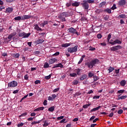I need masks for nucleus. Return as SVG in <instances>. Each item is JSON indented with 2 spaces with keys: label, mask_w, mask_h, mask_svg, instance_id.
Instances as JSON below:
<instances>
[{
  "label": "nucleus",
  "mask_w": 127,
  "mask_h": 127,
  "mask_svg": "<svg viewBox=\"0 0 127 127\" xmlns=\"http://www.w3.org/2000/svg\"><path fill=\"white\" fill-rule=\"evenodd\" d=\"M98 63H99V60L94 59V60H92L90 62L87 63L86 65L88 66V68H90L91 69H92V68L94 67V65H96V64H98Z\"/></svg>",
  "instance_id": "obj_1"
},
{
  "label": "nucleus",
  "mask_w": 127,
  "mask_h": 127,
  "mask_svg": "<svg viewBox=\"0 0 127 127\" xmlns=\"http://www.w3.org/2000/svg\"><path fill=\"white\" fill-rule=\"evenodd\" d=\"M78 51V46H75V47L68 48L67 49L68 52L69 53H74V52H77Z\"/></svg>",
  "instance_id": "obj_2"
},
{
  "label": "nucleus",
  "mask_w": 127,
  "mask_h": 127,
  "mask_svg": "<svg viewBox=\"0 0 127 127\" xmlns=\"http://www.w3.org/2000/svg\"><path fill=\"white\" fill-rule=\"evenodd\" d=\"M30 33H26L25 32H21L18 34V36L20 37H23V38H27L30 36Z\"/></svg>",
  "instance_id": "obj_3"
},
{
  "label": "nucleus",
  "mask_w": 127,
  "mask_h": 127,
  "mask_svg": "<svg viewBox=\"0 0 127 127\" xmlns=\"http://www.w3.org/2000/svg\"><path fill=\"white\" fill-rule=\"evenodd\" d=\"M68 32H70V33H73V34H76V35L79 36L80 35V34L78 33V31H77V30L76 29H74L73 27H71L68 29Z\"/></svg>",
  "instance_id": "obj_4"
},
{
  "label": "nucleus",
  "mask_w": 127,
  "mask_h": 127,
  "mask_svg": "<svg viewBox=\"0 0 127 127\" xmlns=\"http://www.w3.org/2000/svg\"><path fill=\"white\" fill-rule=\"evenodd\" d=\"M16 86H17V82L15 81H12L8 83V87L10 88H13L14 87H16Z\"/></svg>",
  "instance_id": "obj_5"
},
{
  "label": "nucleus",
  "mask_w": 127,
  "mask_h": 127,
  "mask_svg": "<svg viewBox=\"0 0 127 127\" xmlns=\"http://www.w3.org/2000/svg\"><path fill=\"white\" fill-rule=\"evenodd\" d=\"M122 47L120 45L114 46V47L110 48L111 51H117V50H120L122 49Z\"/></svg>",
  "instance_id": "obj_6"
},
{
  "label": "nucleus",
  "mask_w": 127,
  "mask_h": 127,
  "mask_svg": "<svg viewBox=\"0 0 127 127\" xmlns=\"http://www.w3.org/2000/svg\"><path fill=\"white\" fill-rule=\"evenodd\" d=\"M82 7L85 9H89V4L86 1V0H83V3H81Z\"/></svg>",
  "instance_id": "obj_7"
},
{
  "label": "nucleus",
  "mask_w": 127,
  "mask_h": 127,
  "mask_svg": "<svg viewBox=\"0 0 127 127\" xmlns=\"http://www.w3.org/2000/svg\"><path fill=\"white\" fill-rule=\"evenodd\" d=\"M110 44L112 45H116L117 44H122V41H120L119 39H116L113 42H110Z\"/></svg>",
  "instance_id": "obj_8"
},
{
  "label": "nucleus",
  "mask_w": 127,
  "mask_h": 127,
  "mask_svg": "<svg viewBox=\"0 0 127 127\" xmlns=\"http://www.w3.org/2000/svg\"><path fill=\"white\" fill-rule=\"evenodd\" d=\"M16 35V32L12 33L7 37V39L10 41L11 40V38H12L14 36Z\"/></svg>",
  "instance_id": "obj_9"
},
{
  "label": "nucleus",
  "mask_w": 127,
  "mask_h": 127,
  "mask_svg": "<svg viewBox=\"0 0 127 127\" xmlns=\"http://www.w3.org/2000/svg\"><path fill=\"white\" fill-rule=\"evenodd\" d=\"M32 16L31 15H24L22 16V20H25V19H29L31 18Z\"/></svg>",
  "instance_id": "obj_10"
},
{
  "label": "nucleus",
  "mask_w": 127,
  "mask_h": 127,
  "mask_svg": "<svg viewBox=\"0 0 127 127\" xmlns=\"http://www.w3.org/2000/svg\"><path fill=\"white\" fill-rule=\"evenodd\" d=\"M34 26V29H35V30H37V31H41L42 30V29L39 27V26H38V24H35Z\"/></svg>",
  "instance_id": "obj_11"
},
{
  "label": "nucleus",
  "mask_w": 127,
  "mask_h": 127,
  "mask_svg": "<svg viewBox=\"0 0 127 127\" xmlns=\"http://www.w3.org/2000/svg\"><path fill=\"white\" fill-rule=\"evenodd\" d=\"M122 94H120L118 95V99L117 100H124V99H127V95H123L121 96Z\"/></svg>",
  "instance_id": "obj_12"
},
{
  "label": "nucleus",
  "mask_w": 127,
  "mask_h": 127,
  "mask_svg": "<svg viewBox=\"0 0 127 127\" xmlns=\"http://www.w3.org/2000/svg\"><path fill=\"white\" fill-rule=\"evenodd\" d=\"M56 61H57V59L56 58H52L49 60V62L50 64H53V63H55Z\"/></svg>",
  "instance_id": "obj_13"
},
{
  "label": "nucleus",
  "mask_w": 127,
  "mask_h": 127,
  "mask_svg": "<svg viewBox=\"0 0 127 127\" xmlns=\"http://www.w3.org/2000/svg\"><path fill=\"white\" fill-rule=\"evenodd\" d=\"M60 67V68H63V64H62L60 63V64H55L53 66V68H58V67Z\"/></svg>",
  "instance_id": "obj_14"
},
{
  "label": "nucleus",
  "mask_w": 127,
  "mask_h": 127,
  "mask_svg": "<svg viewBox=\"0 0 127 127\" xmlns=\"http://www.w3.org/2000/svg\"><path fill=\"white\" fill-rule=\"evenodd\" d=\"M60 15L64 17H68L69 16V13L68 12H64Z\"/></svg>",
  "instance_id": "obj_15"
},
{
  "label": "nucleus",
  "mask_w": 127,
  "mask_h": 127,
  "mask_svg": "<svg viewBox=\"0 0 127 127\" xmlns=\"http://www.w3.org/2000/svg\"><path fill=\"white\" fill-rule=\"evenodd\" d=\"M12 10H13V8L11 7H8L6 9V12L11 13V12H12Z\"/></svg>",
  "instance_id": "obj_16"
},
{
  "label": "nucleus",
  "mask_w": 127,
  "mask_h": 127,
  "mask_svg": "<svg viewBox=\"0 0 127 127\" xmlns=\"http://www.w3.org/2000/svg\"><path fill=\"white\" fill-rule=\"evenodd\" d=\"M119 5H125L126 4V1L125 0H121L119 2Z\"/></svg>",
  "instance_id": "obj_17"
},
{
  "label": "nucleus",
  "mask_w": 127,
  "mask_h": 127,
  "mask_svg": "<svg viewBox=\"0 0 127 127\" xmlns=\"http://www.w3.org/2000/svg\"><path fill=\"white\" fill-rule=\"evenodd\" d=\"M101 108H102V107L101 106H98L96 108H94L93 109H92L90 112L92 113V112H96V111H98L99 109H101Z\"/></svg>",
  "instance_id": "obj_18"
},
{
  "label": "nucleus",
  "mask_w": 127,
  "mask_h": 127,
  "mask_svg": "<svg viewBox=\"0 0 127 127\" xmlns=\"http://www.w3.org/2000/svg\"><path fill=\"white\" fill-rule=\"evenodd\" d=\"M85 57H86L85 55L82 56L79 61L78 63V64H81L82 63V62H83V60H84V58H85Z\"/></svg>",
  "instance_id": "obj_19"
},
{
  "label": "nucleus",
  "mask_w": 127,
  "mask_h": 127,
  "mask_svg": "<svg viewBox=\"0 0 127 127\" xmlns=\"http://www.w3.org/2000/svg\"><path fill=\"white\" fill-rule=\"evenodd\" d=\"M126 84H127V81H126V80H125L121 81L120 82V85L122 87H124V86H126Z\"/></svg>",
  "instance_id": "obj_20"
},
{
  "label": "nucleus",
  "mask_w": 127,
  "mask_h": 127,
  "mask_svg": "<svg viewBox=\"0 0 127 127\" xmlns=\"http://www.w3.org/2000/svg\"><path fill=\"white\" fill-rule=\"evenodd\" d=\"M43 110H44V107H42L37 108V109H35L34 111L39 112V111H43Z\"/></svg>",
  "instance_id": "obj_21"
},
{
  "label": "nucleus",
  "mask_w": 127,
  "mask_h": 127,
  "mask_svg": "<svg viewBox=\"0 0 127 127\" xmlns=\"http://www.w3.org/2000/svg\"><path fill=\"white\" fill-rule=\"evenodd\" d=\"M72 6H79L80 5V2H74L72 3Z\"/></svg>",
  "instance_id": "obj_22"
},
{
  "label": "nucleus",
  "mask_w": 127,
  "mask_h": 127,
  "mask_svg": "<svg viewBox=\"0 0 127 127\" xmlns=\"http://www.w3.org/2000/svg\"><path fill=\"white\" fill-rule=\"evenodd\" d=\"M70 45H71L70 43H65V44H62V47L66 48V47H68V46H70Z\"/></svg>",
  "instance_id": "obj_23"
},
{
  "label": "nucleus",
  "mask_w": 127,
  "mask_h": 127,
  "mask_svg": "<svg viewBox=\"0 0 127 127\" xmlns=\"http://www.w3.org/2000/svg\"><path fill=\"white\" fill-rule=\"evenodd\" d=\"M59 18H60V19H61L62 21L63 22L66 21V19H65V17H64L63 16H59Z\"/></svg>",
  "instance_id": "obj_24"
},
{
  "label": "nucleus",
  "mask_w": 127,
  "mask_h": 127,
  "mask_svg": "<svg viewBox=\"0 0 127 127\" xmlns=\"http://www.w3.org/2000/svg\"><path fill=\"white\" fill-rule=\"evenodd\" d=\"M114 70H115V67L110 66L109 67L108 71H109V73H111V72H113V71H114Z\"/></svg>",
  "instance_id": "obj_25"
},
{
  "label": "nucleus",
  "mask_w": 127,
  "mask_h": 127,
  "mask_svg": "<svg viewBox=\"0 0 127 127\" xmlns=\"http://www.w3.org/2000/svg\"><path fill=\"white\" fill-rule=\"evenodd\" d=\"M44 41L43 40V39H39L37 40V43L38 44H40L41 43H43V42H44Z\"/></svg>",
  "instance_id": "obj_26"
},
{
  "label": "nucleus",
  "mask_w": 127,
  "mask_h": 127,
  "mask_svg": "<svg viewBox=\"0 0 127 127\" xmlns=\"http://www.w3.org/2000/svg\"><path fill=\"white\" fill-rule=\"evenodd\" d=\"M14 20H22V18L20 16H18L14 18Z\"/></svg>",
  "instance_id": "obj_27"
},
{
  "label": "nucleus",
  "mask_w": 127,
  "mask_h": 127,
  "mask_svg": "<svg viewBox=\"0 0 127 127\" xmlns=\"http://www.w3.org/2000/svg\"><path fill=\"white\" fill-rule=\"evenodd\" d=\"M55 110V106H52L48 109L49 112H54Z\"/></svg>",
  "instance_id": "obj_28"
},
{
  "label": "nucleus",
  "mask_w": 127,
  "mask_h": 127,
  "mask_svg": "<svg viewBox=\"0 0 127 127\" xmlns=\"http://www.w3.org/2000/svg\"><path fill=\"white\" fill-rule=\"evenodd\" d=\"M87 78V75L84 74L83 75H82L80 77V81H83V80H85Z\"/></svg>",
  "instance_id": "obj_29"
},
{
  "label": "nucleus",
  "mask_w": 127,
  "mask_h": 127,
  "mask_svg": "<svg viewBox=\"0 0 127 127\" xmlns=\"http://www.w3.org/2000/svg\"><path fill=\"white\" fill-rule=\"evenodd\" d=\"M44 124L43 125V127H48V126H49V125H50V123H49L48 122H47V121H45Z\"/></svg>",
  "instance_id": "obj_30"
},
{
  "label": "nucleus",
  "mask_w": 127,
  "mask_h": 127,
  "mask_svg": "<svg viewBox=\"0 0 127 127\" xmlns=\"http://www.w3.org/2000/svg\"><path fill=\"white\" fill-rule=\"evenodd\" d=\"M79 81L77 80H74L72 82V85H78Z\"/></svg>",
  "instance_id": "obj_31"
},
{
  "label": "nucleus",
  "mask_w": 127,
  "mask_h": 127,
  "mask_svg": "<svg viewBox=\"0 0 127 127\" xmlns=\"http://www.w3.org/2000/svg\"><path fill=\"white\" fill-rule=\"evenodd\" d=\"M104 5H106V2L105 1H103L101 3H100V4H99L100 7H102V6H104Z\"/></svg>",
  "instance_id": "obj_32"
},
{
  "label": "nucleus",
  "mask_w": 127,
  "mask_h": 127,
  "mask_svg": "<svg viewBox=\"0 0 127 127\" xmlns=\"http://www.w3.org/2000/svg\"><path fill=\"white\" fill-rule=\"evenodd\" d=\"M80 71H81V69H80L79 68L75 69V72H76L77 75H80Z\"/></svg>",
  "instance_id": "obj_33"
},
{
  "label": "nucleus",
  "mask_w": 127,
  "mask_h": 127,
  "mask_svg": "<svg viewBox=\"0 0 127 127\" xmlns=\"http://www.w3.org/2000/svg\"><path fill=\"white\" fill-rule=\"evenodd\" d=\"M69 76L70 77H76L77 74H76V73H70Z\"/></svg>",
  "instance_id": "obj_34"
},
{
  "label": "nucleus",
  "mask_w": 127,
  "mask_h": 127,
  "mask_svg": "<svg viewBox=\"0 0 127 127\" xmlns=\"http://www.w3.org/2000/svg\"><path fill=\"white\" fill-rule=\"evenodd\" d=\"M87 3H93L94 0H85Z\"/></svg>",
  "instance_id": "obj_35"
},
{
  "label": "nucleus",
  "mask_w": 127,
  "mask_h": 127,
  "mask_svg": "<svg viewBox=\"0 0 127 127\" xmlns=\"http://www.w3.org/2000/svg\"><path fill=\"white\" fill-rule=\"evenodd\" d=\"M93 79L94 82H96V81H98V80H99V77L97 76H93Z\"/></svg>",
  "instance_id": "obj_36"
},
{
  "label": "nucleus",
  "mask_w": 127,
  "mask_h": 127,
  "mask_svg": "<svg viewBox=\"0 0 127 127\" xmlns=\"http://www.w3.org/2000/svg\"><path fill=\"white\" fill-rule=\"evenodd\" d=\"M125 90H118L117 91V94H123V93L125 92Z\"/></svg>",
  "instance_id": "obj_37"
},
{
  "label": "nucleus",
  "mask_w": 127,
  "mask_h": 127,
  "mask_svg": "<svg viewBox=\"0 0 127 127\" xmlns=\"http://www.w3.org/2000/svg\"><path fill=\"white\" fill-rule=\"evenodd\" d=\"M88 77L89 78H92V77H94V73H93L92 72H89Z\"/></svg>",
  "instance_id": "obj_38"
},
{
  "label": "nucleus",
  "mask_w": 127,
  "mask_h": 127,
  "mask_svg": "<svg viewBox=\"0 0 127 127\" xmlns=\"http://www.w3.org/2000/svg\"><path fill=\"white\" fill-rule=\"evenodd\" d=\"M49 67V64L48 63H45L44 65V68H48Z\"/></svg>",
  "instance_id": "obj_39"
},
{
  "label": "nucleus",
  "mask_w": 127,
  "mask_h": 127,
  "mask_svg": "<svg viewBox=\"0 0 127 127\" xmlns=\"http://www.w3.org/2000/svg\"><path fill=\"white\" fill-rule=\"evenodd\" d=\"M50 78H51V74H50L49 75L46 76L45 77V78L46 79V80H49Z\"/></svg>",
  "instance_id": "obj_40"
},
{
  "label": "nucleus",
  "mask_w": 127,
  "mask_h": 127,
  "mask_svg": "<svg viewBox=\"0 0 127 127\" xmlns=\"http://www.w3.org/2000/svg\"><path fill=\"white\" fill-rule=\"evenodd\" d=\"M111 37H112V35H111V34H109L107 37V40L108 42L109 41H110V40L111 39Z\"/></svg>",
  "instance_id": "obj_41"
},
{
  "label": "nucleus",
  "mask_w": 127,
  "mask_h": 127,
  "mask_svg": "<svg viewBox=\"0 0 127 127\" xmlns=\"http://www.w3.org/2000/svg\"><path fill=\"white\" fill-rule=\"evenodd\" d=\"M26 115H27V113H24L22 114L19 117V118H21V117H25V116H26Z\"/></svg>",
  "instance_id": "obj_42"
},
{
  "label": "nucleus",
  "mask_w": 127,
  "mask_h": 127,
  "mask_svg": "<svg viewBox=\"0 0 127 127\" xmlns=\"http://www.w3.org/2000/svg\"><path fill=\"white\" fill-rule=\"evenodd\" d=\"M88 107H90V104H86V105L83 106V109H87V108H88Z\"/></svg>",
  "instance_id": "obj_43"
},
{
  "label": "nucleus",
  "mask_w": 127,
  "mask_h": 127,
  "mask_svg": "<svg viewBox=\"0 0 127 127\" xmlns=\"http://www.w3.org/2000/svg\"><path fill=\"white\" fill-rule=\"evenodd\" d=\"M71 4H72L71 1H70L69 3H67L66 4V6H67V7H69V6H71Z\"/></svg>",
  "instance_id": "obj_44"
},
{
  "label": "nucleus",
  "mask_w": 127,
  "mask_h": 127,
  "mask_svg": "<svg viewBox=\"0 0 127 127\" xmlns=\"http://www.w3.org/2000/svg\"><path fill=\"white\" fill-rule=\"evenodd\" d=\"M23 125H24V124L23 123H19L17 125V127H23Z\"/></svg>",
  "instance_id": "obj_45"
},
{
  "label": "nucleus",
  "mask_w": 127,
  "mask_h": 127,
  "mask_svg": "<svg viewBox=\"0 0 127 127\" xmlns=\"http://www.w3.org/2000/svg\"><path fill=\"white\" fill-rule=\"evenodd\" d=\"M89 50L90 51H95V50H96V48L90 47Z\"/></svg>",
  "instance_id": "obj_46"
},
{
  "label": "nucleus",
  "mask_w": 127,
  "mask_h": 127,
  "mask_svg": "<svg viewBox=\"0 0 127 127\" xmlns=\"http://www.w3.org/2000/svg\"><path fill=\"white\" fill-rule=\"evenodd\" d=\"M59 90H60V88H57L55 89L53 91V93H56V92H58V91H59Z\"/></svg>",
  "instance_id": "obj_47"
},
{
  "label": "nucleus",
  "mask_w": 127,
  "mask_h": 127,
  "mask_svg": "<svg viewBox=\"0 0 127 127\" xmlns=\"http://www.w3.org/2000/svg\"><path fill=\"white\" fill-rule=\"evenodd\" d=\"M105 11H107V12H108V13H111V9H106L105 10Z\"/></svg>",
  "instance_id": "obj_48"
},
{
  "label": "nucleus",
  "mask_w": 127,
  "mask_h": 127,
  "mask_svg": "<svg viewBox=\"0 0 127 127\" xmlns=\"http://www.w3.org/2000/svg\"><path fill=\"white\" fill-rule=\"evenodd\" d=\"M46 24H48V21H44L43 23V26L46 25Z\"/></svg>",
  "instance_id": "obj_49"
},
{
  "label": "nucleus",
  "mask_w": 127,
  "mask_h": 127,
  "mask_svg": "<svg viewBox=\"0 0 127 127\" xmlns=\"http://www.w3.org/2000/svg\"><path fill=\"white\" fill-rule=\"evenodd\" d=\"M27 97H28V94L25 95L21 99V102H22V101H23V100H24V99H26Z\"/></svg>",
  "instance_id": "obj_50"
},
{
  "label": "nucleus",
  "mask_w": 127,
  "mask_h": 127,
  "mask_svg": "<svg viewBox=\"0 0 127 127\" xmlns=\"http://www.w3.org/2000/svg\"><path fill=\"white\" fill-rule=\"evenodd\" d=\"M122 113H124V111L123 110H120L118 111V114L119 115H121Z\"/></svg>",
  "instance_id": "obj_51"
},
{
  "label": "nucleus",
  "mask_w": 127,
  "mask_h": 127,
  "mask_svg": "<svg viewBox=\"0 0 127 127\" xmlns=\"http://www.w3.org/2000/svg\"><path fill=\"white\" fill-rule=\"evenodd\" d=\"M41 122H42V120H40L37 122L34 121V125H36V124H40V123H41Z\"/></svg>",
  "instance_id": "obj_52"
},
{
  "label": "nucleus",
  "mask_w": 127,
  "mask_h": 127,
  "mask_svg": "<svg viewBox=\"0 0 127 127\" xmlns=\"http://www.w3.org/2000/svg\"><path fill=\"white\" fill-rule=\"evenodd\" d=\"M57 97V95H55V94H52V98H53V100H54L55 99V98Z\"/></svg>",
  "instance_id": "obj_53"
},
{
  "label": "nucleus",
  "mask_w": 127,
  "mask_h": 127,
  "mask_svg": "<svg viewBox=\"0 0 127 127\" xmlns=\"http://www.w3.org/2000/svg\"><path fill=\"white\" fill-rule=\"evenodd\" d=\"M14 56L15 58H18L19 57V54H16L14 55Z\"/></svg>",
  "instance_id": "obj_54"
},
{
  "label": "nucleus",
  "mask_w": 127,
  "mask_h": 127,
  "mask_svg": "<svg viewBox=\"0 0 127 127\" xmlns=\"http://www.w3.org/2000/svg\"><path fill=\"white\" fill-rule=\"evenodd\" d=\"M93 100H95V99H100V96H95L93 98Z\"/></svg>",
  "instance_id": "obj_55"
},
{
  "label": "nucleus",
  "mask_w": 127,
  "mask_h": 127,
  "mask_svg": "<svg viewBox=\"0 0 127 127\" xmlns=\"http://www.w3.org/2000/svg\"><path fill=\"white\" fill-rule=\"evenodd\" d=\"M93 93H94V91H93L92 90H90L88 92L87 94H93Z\"/></svg>",
  "instance_id": "obj_56"
},
{
  "label": "nucleus",
  "mask_w": 127,
  "mask_h": 127,
  "mask_svg": "<svg viewBox=\"0 0 127 127\" xmlns=\"http://www.w3.org/2000/svg\"><path fill=\"white\" fill-rule=\"evenodd\" d=\"M99 44H100V45H102V46H106V45H107V44H106V43L105 42L101 43Z\"/></svg>",
  "instance_id": "obj_57"
},
{
  "label": "nucleus",
  "mask_w": 127,
  "mask_h": 127,
  "mask_svg": "<svg viewBox=\"0 0 127 127\" xmlns=\"http://www.w3.org/2000/svg\"><path fill=\"white\" fill-rule=\"evenodd\" d=\"M64 119V116H60L58 117V120H63Z\"/></svg>",
  "instance_id": "obj_58"
},
{
  "label": "nucleus",
  "mask_w": 127,
  "mask_h": 127,
  "mask_svg": "<svg viewBox=\"0 0 127 127\" xmlns=\"http://www.w3.org/2000/svg\"><path fill=\"white\" fill-rule=\"evenodd\" d=\"M97 38H99L100 39L102 38V35H101V34H99L97 35Z\"/></svg>",
  "instance_id": "obj_59"
},
{
  "label": "nucleus",
  "mask_w": 127,
  "mask_h": 127,
  "mask_svg": "<svg viewBox=\"0 0 127 127\" xmlns=\"http://www.w3.org/2000/svg\"><path fill=\"white\" fill-rule=\"evenodd\" d=\"M117 8V7L116 6V4H114L113 6L111 7V9H116Z\"/></svg>",
  "instance_id": "obj_60"
},
{
  "label": "nucleus",
  "mask_w": 127,
  "mask_h": 127,
  "mask_svg": "<svg viewBox=\"0 0 127 127\" xmlns=\"http://www.w3.org/2000/svg\"><path fill=\"white\" fill-rule=\"evenodd\" d=\"M35 84L36 85H37V84H40V80H36L35 81Z\"/></svg>",
  "instance_id": "obj_61"
},
{
  "label": "nucleus",
  "mask_w": 127,
  "mask_h": 127,
  "mask_svg": "<svg viewBox=\"0 0 127 127\" xmlns=\"http://www.w3.org/2000/svg\"><path fill=\"white\" fill-rule=\"evenodd\" d=\"M24 79L25 80H28V75H27V74L25 75Z\"/></svg>",
  "instance_id": "obj_62"
},
{
  "label": "nucleus",
  "mask_w": 127,
  "mask_h": 127,
  "mask_svg": "<svg viewBox=\"0 0 127 127\" xmlns=\"http://www.w3.org/2000/svg\"><path fill=\"white\" fill-rule=\"evenodd\" d=\"M6 2H12V1H14V0H6Z\"/></svg>",
  "instance_id": "obj_63"
},
{
  "label": "nucleus",
  "mask_w": 127,
  "mask_h": 127,
  "mask_svg": "<svg viewBox=\"0 0 127 127\" xmlns=\"http://www.w3.org/2000/svg\"><path fill=\"white\" fill-rule=\"evenodd\" d=\"M39 53H40V52L39 51H36L35 52L34 54H35V55H39Z\"/></svg>",
  "instance_id": "obj_64"
}]
</instances>
